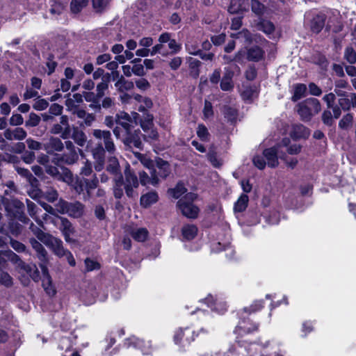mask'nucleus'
Instances as JSON below:
<instances>
[{"mask_svg":"<svg viewBox=\"0 0 356 356\" xmlns=\"http://www.w3.org/2000/svg\"><path fill=\"white\" fill-rule=\"evenodd\" d=\"M113 133L115 138L121 140L125 146L129 148L143 149L140 131L134 129L129 113L120 111L116 114V126L113 127Z\"/></svg>","mask_w":356,"mask_h":356,"instance_id":"obj_1","label":"nucleus"},{"mask_svg":"<svg viewBox=\"0 0 356 356\" xmlns=\"http://www.w3.org/2000/svg\"><path fill=\"white\" fill-rule=\"evenodd\" d=\"M99 179L95 174L91 179L76 177L73 184V189L79 195H82L83 201H88L92 197V191L98 187Z\"/></svg>","mask_w":356,"mask_h":356,"instance_id":"obj_2","label":"nucleus"},{"mask_svg":"<svg viewBox=\"0 0 356 356\" xmlns=\"http://www.w3.org/2000/svg\"><path fill=\"white\" fill-rule=\"evenodd\" d=\"M296 108L301 119L307 122L312 119L313 115L321 111V105L317 99L309 97L298 104Z\"/></svg>","mask_w":356,"mask_h":356,"instance_id":"obj_3","label":"nucleus"},{"mask_svg":"<svg viewBox=\"0 0 356 356\" xmlns=\"http://www.w3.org/2000/svg\"><path fill=\"white\" fill-rule=\"evenodd\" d=\"M57 212L67 214L73 218H80L83 215L85 206L79 201L72 202L60 199L56 203Z\"/></svg>","mask_w":356,"mask_h":356,"instance_id":"obj_4","label":"nucleus"},{"mask_svg":"<svg viewBox=\"0 0 356 356\" xmlns=\"http://www.w3.org/2000/svg\"><path fill=\"white\" fill-rule=\"evenodd\" d=\"M124 180L122 179V186L127 196L129 198H136L138 193L137 188L139 186V181L137 175L128 165L124 171Z\"/></svg>","mask_w":356,"mask_h":356,"instance_id":"obj_5","label":"nucleus"},{"mask_svg":"<svg viewBox=\"0 0 356 356\" xmlns=\"http://www.w3.org/2000/svg\"><path fill=\"white\" fill-rule=\"evenodd\" d=\"M197 195L193 193H186L177 202V206L182 214L188 218H196L199 213L197 207L193 204Z\"/></svg>","mask_w":356,"mask_h":356,"instance_id":"obj_6","label":"nucleus"},{"mask_svg":"<svg viewBox=\"0 0 356 356\" xmlns=\"http://www.w3.org/2000/svg\"><path fill=\"white\" fill-rule=\"evenodd\" d=\"M106 170L111 174L115 175L113 195L116 199H120L124 195L122 188V175L120 173L119 163L115 158L110 159L109 163L106 166Z\"/></svg>","mask_w":356,"mask_h":356,"instance_id":"obj_7","label":"nucleus"},{"mask_svg":"<svg viewBox=\"0 0 356 356\" xmlns=\"http://www.w3.org/2000/svg\"><path fill=\"white\" fill-rule=\"evenodd\" d=\"M6 210L9 215L23 223L29 222V219L24 213V204L21 201L13 199L10 202L6 204Z\"/></svg>","mask_w":356,"mask_h":356,"instance_id":"obj_8","label":"nucleus"},{"mask_svg":"<svg viewBox=\"0 0 356 356\" xmlns=\"http://www.w3.org/2000/svg\"><path fill=\"white\" fill-rule=\"evenodd\" d=\"M92 136L96 140L101 141L99 144H102L106 152L111 154L115 153L116 147L110 131L95 129L92 131Z\"/></svg>","mask_w":356,"mask_h":356,"instance_id":"obj_9","label":"nucleus"},{"mask_svg":"<svg viewBox=\"0 0 356 356\" xmlns=\"http://www.w3.org/2000/svg\"><path fill=\"white\" fill-rule=\"evenodd\" d=\"M65 145L67 152L62 154L58 155L56 159L58 162L67 165H72L75 163L79 159V155L76 152L75 146L70 140L65 141Z\"/></svg>","mask_w":356,"mask_h":356,"instance_id":"obj_10","label":"nucleus"},{"mask_svg":"<svg viewBox=\"0 0 356 356\" xmlns=\"http://www.w3.org/2000/svg\"><path fill=\"white\" fill-rule=\"evenodd\" d=\"M72 129L69 124V118L67 115H62L60 118V122L55 124L50 129L52 134H60V137L65 140L70 137Z\"/></svg>","mask_w":356,"mask_h":356,"instance_id":"obj_11","label":"nucleus"},{"mask_svg":"<svg viewBox=\"0 0 356 356\" xmlns=\"http://www.w3.org/2000/svg\"><path fill=\"white\" fill-rule=\"evenodd\" d=\"M339 97L338 104L340 109L348 111L351 107H356V93H347L345 92H337Z\"/></svg>","mask_w":356,"mask_h":356,"instance_id":"obj_12","label":"nucleus"},{"mask_svg":"<svg viewBox=\"0 0 356 356\" xmlns=\"http://www.w3.org/2000/svg\"><path fill=\"white\" fill-rule=\"evenodd\" d=\"M58 219L60 221L58 229L63 235L65 241L70 243H74L75 240L71 236L74 234L75 229L71 222L63 217H59Z\"/></svg>","mask_w":356,"mask_h":356,"instance_id":"obj_13","label":"nucleus"},{"mask_svg":"<svg viewBox=\"0 0 356 356\" xmlns=\"http://www.w3.org/2000/svg\"><path fill=\"white\" fill-rule=\"evenodd\" d=\"M44 244L51 248L55 254L61 257L65 255L67 250L65 249L63 245V241L56 237L49 235L45 240Z\"/></svg>","mask_w":356,"mask_h":356,"instance_id":"obj_14","label":"nucleus"},{"mask_svg":"<svg viewBox=\"0 0 356 356\" xmlns=\"http://www.w3.org/2000/svg\"><path fill=\"white\" fill-rule=\"evenodd\" d=\"M29 241L33 249L36 252V256L38 259L40 261V266L41 267L42 265L46 266V264L48 261V255L47 252L46 251L43 245L34 238H30Z\"/></svg>","mask_w":356,"mask_h":356,"instance_id":"obj_15","label":"nucleus"},{"mask_svg":"<svg viewBox=\"0 0 356 356\" xmlns=\"http://www.w3.org/2000/svg\"><path fill=\"white\" fill-rule=\"evenodd\" d=\"M264 50L257 45L246 49V58L248 61L259 62L264 58Z\"/></svg>","mask_w":356,"mask_h":356,"instance_id":"obj_16","label":"nucleus"},{"mask_svg":"<svg viewBox=\"0 0 356 356\" xmlns=\"http://www.w3.org/2000/svg\"><path fill=\"white\" fill-rule=\"evenodd\" d=\"M3 136L8 140H22L26 138L27 133L22 127L6 129L3 132Z\"/></svg>","mask_w":356,"mask_h":356,"instance_id":"obj_17","label":"nucleus"},{"mask_svg":"<svg viewBox=\"0 0 356 356\" xmlns=\"http://www.w3.org/2000/svg\"><path fill=\"white\" fill-rule=\"evenodd\" d=\"M42 273V286L46 291V293L50 296H53L56 293V290L54 289L52 283L51 278L49 273L48 268L46 266L42 265L41 266Z\"/></svg>","mask_w":356,"mask_h":356,"instance_id":"obj_18","label":"nucleus"},{"mask_svg":"<svg viewBox=\"0 0 356 356\" xmlns=\"http://www.w3.org/2000/svg\"><path fill=\"white\" fill-rule=\"evenodd\" d=\"M74 115H76L78 118L83 120L80 123L81 127H90L95 121V115L93 113H89L85 110L81 108H76L72 111Z\"/></svg>","mask_w":356,"mask_h":356,"instance_id":"obj_19","label":"nucleus"},{"mask_svg":"<svg viewBox=\"0 0 356 356\" xmlns=\"http://www.w3.org/2000/svg\"><path fill=\"white\" fill-rule=\"evenodd\" d=\"M64 148V144L61 140L57 137H51L47 142L44 144V149L47 154H51L54 152H61Z\"/></svg>","mask_w":356,"mask_h":356,"instance_id":"obj_20","label":"nucleus"},{"mask_svg":"<svg viewBox=\"0 0 356 356\" xmlns=\"http://www.w3.org/2000/svg\"><path fill=\"white\" fill-rule=\"evenodd\" d=\"M155 173L154 171H149V175L144 171L140 172L138 175L140 183L143 186H156L159 183L160 179Z\"/></svg>","mask_w":356,"mask_h":356,"instance_id":"obj_21","label":"nucleus"},{"mask_svg":"<svg viewBox=\"0 0 356 356\" xmlns=\"http://www.w3.org/2000/svg\"><path fill=\"white\" fill-rule=\"evenodd\" d=\"M323 101L326 103L327 108L332 109L334 118L337 119L341 114V109L338 105L334 104L336 96L334 93H328L323 97Z\"/></svg>","mask_w":356,"mask_h":356,"instance_id":"obj_22","label":"nucleus"},{"mask_svg":"<svg viewBox=\"0 0 356 356\" xmlns=\"http://www.w3.org/2000/svg\"><path fill=\"white\" fill-rule=\"evenodd\" d=\"M264 157L267 161V165L270 168H275L278 165L277 151L275 147L267 148L263 152Z\"/></svg>","mask_w":356,"mask_h":356,"instance_id":"obj_23","label":"nucleus"},{"mask_svg":"<svg viewBox=\"0 0 356 356\" xmlns=\"http://www.w3.org/2000/svg\"><path fill=\"white\" fill-rule=\"evenodd\" d=\"M152 171L156 172L155 174L159 179H165L170 172V165L167 161L160 159L156 162V168L154 167Z\"/></svg>","mask_w":356,"mask_h":356,"instance_id":"obj_24","label":"nucleus"},{"mask_svg":"<svg viewBox=\"0 0 356 356\" xmlns=\"http://www.w3.org/2000/svg\"><path fill=\"white\" fill-rule=\"evenodd\" d=\"M249 0H231L228 11L231 13H238L248 10Z\"/></svg>","mask_w":356,"mask_h":356,"instance_id":"obj_25","label":"nucleus"},{"mask_svg":"<svg viewBox=\"0 0 356 356\" xmlns=\"http://www.w3.org/2000/svg\"><path fill=\"white\" fill-rule=\"evenodd\" d=\"M234 72L229 68H225V73L220 82V88L224 91L231 90L234 88L232 78Z\"/></svg>","mask_w":356,"mask_h":356,"instance_id":"obj_26","label":"nucleus"},{"mask_svg":"<svg viewBox=\"0 0 356 356\" xmlns=\"http://www.w3.org/2000/svg\"><path fill=\"white\" fill-rule=\"evenodd\" d=\"M158 200V193L156 191H150L140 197V205L144 208H147L152 204H155Z\"/></svg>","mask_w":356,"mask_h":356,"instance_id":"obj_27","label":"nucleus"},{"mask_svg":"<svg viewBox=\"0 0 356 356\" xmlns=\"http://www.w3.org/2000/svg\"><path fill=\"white\" fill-rule=\"evenodd\" d=\"M309 134V130L302 124H294L291 131V136L294 139L306 138Z\"/></svg>","mask_w":356,"mask_h":356,"instance_id":"obj_28","label":"nucleus"},{"mask_svg":"<svg viewBox=\"0 0 356 356\" xmlns=\"http://www.w3.org/2000/svg\"><path fill=\"white\" fill-rule=\"evenodd\" d=\"M326 17L324 14L316 15L311 23V29L314 33H318L324 27Z\"/></svg>","mask_w":356,"mask_h":356,"instance_id":"obj_29","label":"nucleus"},{"mask_svg":"<svg viewBox=\"0 0 356 356\" xmlns=\"http://www.w3.org/2000/svg\"><path fill=\"white\" fill-rule=\"evenodd\" d=\"M22 269L24 270L35 282H38L40 279V272L35 264H26L22 263Z\"/></svg>","mask_w":356,"mask_h":356,"instance_id":"obj_30","label":"nucleus"},{"mask_svg":"<svg viewBox=\"0 0 356 356\" xmlns=\"http://www.w3.org/2000/svg\"><path fill=\"white\" fill-rule=\"evenodd\" d=\"M115 86L119 92H124L132 90L134 88V84L131 81L127 80L123 76H120L115 82Z\"/></svg>","mask_w":356,"mask_h":356,"instance_id":"obj_31","label":"nucleus"},{"mask_svg":"<svg viewBox=\"0 0 356 356\" xmlns=\"http://www.w3.org/2000/svg\"><path fill=\"white\" fill-rule=\"evenodd\" d=\"M197 234V227L194 225H185L181 228V235L185 240H193Z\"/></svg>","mask_w":356,"mask_h":356,"instance_id":"obj_32","label":"nucleus"},{"mask_svg":"<svg viewBox=\"0 0 356 356\" xmlns=\"http://www.w3.org/2000/svg\"><path fill=\"white\" fill-rule=\"evenodd\" d=\"M71 138L79 146L83 147L86 144L87 138L85 133L76 127L72 128Z\"/></svg>","mask_w":356,"mask_h":356,"instance_id":"obj_33","label":"nucleus"},{"mask_svg":"<svg viewBox=\"0 0 356 356\" xmlns=\"http://www.w3.org/2000/svg\"><path fill=\"white\" fill-rule=\"evenodd\" d=\"M307 91V86L304 83H296L293 86V95L291 97V100L293 102H297L302 97L305 96Z\"/></svg>","mask_w":356,"mask_h":356,"instance_id":"obj_34","label":"nucleus"},{"mask_svg":"<svg viewBox=\"0 0 356 356\" xmlns=\"http://www.w3.org/2000/svg\"><path fill=\"white\" fill-rule=\"evenodd\" d=\"M57 179L62 180L67 184L71 185L72 188L73 184L75 181V179L72 172L69 169L65 168L62 169V172H59Z\"/></svg>","mask_w":356,"mask_h":356,"instance_id":"obj_35","label":"nucleus"},{"mask_svg":"<svg viewBox=\"0 0 356 356\" xmlns=\"http://www.w3.org/2000/svg\"><path fill=\"white\" fill-rule=\"evenodd\" d=\"M257 27L258 30L268 35L271 34L275 31L274 24L271 22L263 19L258 22Z\"/></svg>","mask_w":356,"mask_h":356,"instance_id":"obj_36","label":"nucleus"},{"mask_svg":"<svg viewBox=\"0 0 356 356\" xmlns=\"http://www.w3.org/2000/svg\"><path fill=\"white\" fill-rule=\"evenodd\" d=\"M248 196L245 194H242L234 204V211L243 212V211H245L248 207Z\"/></svg>","mask_w":356,"mask_h":356,"instance_id":"obj_37","label":"nucleus"},{"mask_svg":"<svg viewBox=\"0 0 356 356\" xmlns=\"http://www.w3.org/2000/svg\"><path fill=\"white\" fill-rule=\"evenodd\" d=\"M222 113L227 121L231 122L236 121L238 116L237 109L229 106H225L223 107Z\"/></svg>","mask_w":356,"mask_h":356,"instance_id":"obj_38","label":"nucleus"},{"mask_svg":"<svg viewBox=\"0 0 356 356\" xmlns=\"http://www.w3.org/2000/svg\"><path fill=\"white\" fill-rule=\"evenodd\" d=\"M29 229L33 232V234L43 243L50 235L49 234L44 232L40 227L34 225L33 222H31Z\"/></svg>","mask_w":356,"mask_h":356,"instance_id":"obj_39","label":"nucleus"},{"mask_svg":"<svg viewBox=\"0 0 356 356\" xmlns=\"http://www.w3.org/2000/svg\"><path fill=\"white\" fill-rule=\"evenodd\" d=\"M241 96L244 100L252 101L257 96V90L255 86H246L241 93Z\"/></svg>","mask_w":356,"mask_h":356,"instance_id":"obj_40","label":"nucleus"},{"mask_svg":"<svg viewBox=\"0 0 356 356\" xmlns=\"http://www.w3.org/2000/svg\"><path fill=\"white\" fill-rule=\"evenodd\" d=\"M133 238L138 242L145 241L148 236V232L145 228H138L132 230L131 233Z\"/></svg>","mask_w":356,"mask_h":356,"instance_id":"obj_41","label":"nucleus"},{"mask_svg":"<svg viewBox=\"0 0 356 356\" xmlns=\"http://www.w3.org/2000/svg\"><path fill=\"white\" fill-rule=\"evenodd\" d=\"M186 192V188H185L184 184L181 182L178 183L175 188L169 189L168 191L169 194L175 199H178Z\"/></svg>","mask_w":356,"mask_h":356,"instance_id":"obj_42","label":"nucleus"},{"mask_svg":"<svg viewBox=\"0 0 356 356\" xmlns=\"http://www.w3.org/2000/svg\"><path fill=\"white\" fill-rule=\"evenodd\" d=\"M106 149L102 146V144H98L97 147L92 151V156L97 161H102L105 159V153Z\"/></svg>","mask_w":356,"mask_h":356,"instance_id":"obj_43","label":"nucleus"},{"mask_svg":"<svg viewBox=\"0 0 356 356\" xmlns=\"http://www.w3.org/2000/svg\"><path fill=\"white\" fill-rule=\"evenodd\" d=\"M134 154L136 157L141 162V163L149 170V171L152 170V169L154 168V164L152 160L139 152H135Z\"/></svg>","mask_w":356,"mask_h":356,"instance_id":"obj_44","label":"nucleus"},{"mask_svg":"<svg viewBox=\"0 0 356 356\" xmlns=\"http://www.w3.org/2000/svg\"><path fill=\"white\" fill-rule=\"evenodd\" d=\"M0 254H2L5 257H6L8 259H10L13 263L18 265V266L22 269V263H24L21 260L19 257L16 254L15 252H13L12 250H6V251H1Z\"/></svg>","mask_w":356,"mask_h":356,"instance_id":"obj_45","label":"nucleus"},{"mask_svg":"<svg viewBox=\"0 0 356 356\" xmlns=\"http://www.w3.org/2000/svg\"><path fill=\"white\" fill-rule=\"evenodd\" d=\"M88 0H72L70 8L72 13H79L85 6H86Z\"/></svg>","mask_w":356,"mask_h":356,"instance_id":"obj_46","label":"nucleus"},{"mask_svg":"<svg viewBox=\"0 0 356 356\" xmlns=\"http://www.w3.org/2000/svg\"><path fill=\"white\" fill-rule=\"evenodd\" d=\"M40 117L35 113H31L28 120L25 122V127L27 128L37 127L40 122Z\"/></svg>","mask_w":356,"mask_h":356,"instance_id":"obj_47","label":"nucleus"},{"mask_svg":"<svg viewBox=\"0 0 356 356\" xmlns=\"http://www.w3.org/2000/svg\"><path fill=\"white\" fill-rule=\"evenodd\" d=\"M251 8H252V11L254 13H255L257 15H259V16L262 15L266 10V7L264 6V5L262 4L261 3H260L257 0L252 1Z\"/></svg>","mask_w":356,"mask_h":356,"instance_id":"obj_48","label":"nucleus"},{"mask_svg":"<svg viewBox=\"0 0 356 356\" xmlns=\"http://www.w3.org/2000/svg\"><path fill=\"white\" fill-rule=\"evenodd\" d=\"M0 284L7 288L12 286L13 284L12 277L6 272L0 271Z\"/></svg>","mask_w":356,"mask_h":356,"instance_id":"obj_49","label":"nucleus"},{"mask_svg":"<svg viewBox=\"0 0 356 356\" xmlns=\"http://www.w3.org/2000/svg\"><path fill=\"white\" fill-rule=\"evenodd\" d=\"M129 340L135 347L140 348L143 350L147 349L151 346L149 342L145 343L143 339L135 337H131Z\"/></svg>","mask_w":356,"mask_h":356,"instance_id":"obj_50","label":"nucleus"},{"mask_svg":"<svg viewBox=\"0 0 356 356\" xmlns=\"http://www.w3.org/2000/svg\"><path fill=\"white\" fill-rule=\"evenodd\" d=\"M108 80H102V82L99 83L97 85L96 94L97 95V97H99V99H101L105 95V91L107 90L108 88Z\"/></svg>","mask_w":356,"mask_h":356,"instance_id":"obj_51","label":"nucleus"},{"mask_svg":"<svg viewBox=\"0 0 356 356\" xmlns=\"http://www.w3.org/2000/svg\"><path fill=\"white\" fill-rule=\"evenodd\" d=\"M353 116L350 113L345 115L339 122V127L343 129H347L352 124Z\"/></svg>","mask_w":356,"mask_h":356,"instance_id":"obj_52","label":"nucleus"},{"mask_svg":"<svg viewBox=\"0 0 356 356\" xmlns=\"http://www.w3.org/2000/svg\"><path fill=\"white\" fill-rule=\"evenodd\" d=\"M44 197L48 202H54L58 198V193L56 189L50 188L44 193Z\"/></svg>","mask_w":356,"mask_h":356,"instance_id":"obj_53","label":"nucleus"},{"mask_svg":"<svg viewBox=\"0 0 356 356\" xmlns=\"http://www.w3.org/2000/svg\"><path fill=\"white\" fill-rule=\"evenodd\" d=\"M344 58L350 64L356 63V52L353 47H347L344 51Z\"/></svg>","mask_w":356,"mask_h":356,"instance_id":"obj_54","label":"nucleus"},{"mask_svg":"<svg viewBox=\"0 0 356 356\" xmlns=\"http://www.w3.org/2000/svg\"><path fill=\"white\" fill-rule=\"evenodd\" d=\"M197 136L203 141L209 140V133L204 124H199L197 129Z\"/></svg>","mask_w":356,"mask_h":356,"instance_id":"obj_55","label":"nucleus"},{"mask_svg":"<svg viewBox=\"0 0 356 356\" xmlns=\"http://www.w3.org/2000/svg\"><path fill=\"white\" fill-rule=\"evenodd\" d=\"M322 121L327 126H332L334 123V120L332 113L330 109L327 108L322 113Z\"/></svg>","mask_w":356,"mask_h":356,"instance_id":"obj_56","label":"nucleus"},{"mask_svg":"<svg viewBox=\"0 0 356 356\" xmlns=\"http://www.w3.org/2000/svg\"><path fill=\"white\" fill-rule=\"evenodd\" d=\"M92 173V163L86 161L84 162L83 165L81 168L80 175L83 177H89Z\"/></svg>","mask_w":356,"mask_h":356,"instance_id":"obj_57","label":"nucleus"},{"mask_svg":"<svg viewBox=\"0 0 356 356\" xmlns=\"http://www.w3.org/2000/svg\"><path fill=\"white\" fill-rule=\"evenodd\" d=\"M49 106V102L44 99H37L33 105V108L36 111H43Z\"/></svg>","mask_w":356,"mask_h":356,"instance_id":"obj_58","label":"nucleus"},{"mask_svg":"<svg viewBox=\"0 0 356 356\" xmlns=\"http://www.w3.org/2000/svg\"><path fill=\"white\" fill-rule=\"evenodd\" d=\"M15 169L19 175L25 177L27 180L31 181L32 179H34L33 176L28 169L19 166H15Z\"/></svg>","mask_w":356,"mask_h":356,"instance_id":"obj_59","label":"nucleus"},{"mask_svg":"<svg viewBox=\"0 0 356 356\" xmlns=\"http://www.w3.org/2000/svg\"><path fill=\"white\" fill-rule=\"evenodd\" d=\"M11 126H19L24 123V118L22 115L13 113L9 120Z\"/></svg>","mask_w":356,"mask_h":356,"instance_id":"obj_60","label":"nucleus"},{"mask_svg":"<svg viewBox=\"0 0 356 356\" xmlns=\"http://www.w3.org/2000/svg\"><path fill=\"white\" fill-rule=\"evenodd\" d=\"M252 162L254 165L259 170L264 169L266 165L264 157L259 155L254 156L252 159Z\"/></svg>","mask_w":356,"mask_h":356,"instance_id":"obj_61","label":"nucleus"},{"mask_svg":"<svg viewBox=\"0 0 356 356\" xmlns=\"http://www.w3.org/2000/svg\"><path fill=\"white\" fill-rule=\"evenodd\" d=\"M108 3L106 0H92L93 7L97 12L103 11L106 8Z\"/></svg>","mask_w":356,"mask_h":356,"instance_id":"obj_62","label":"nucleus"},{"mask_svg":"<svg viewBox=\"0 0 356 356\" xmlns=\"http://www.w3.org/2000/svg\"><path fill=\"white\" fill-rule=\"evenodd\" d=\"M65 6L63 3L59 2H54L49 10L52 15H60L63 13Z\"/></svg>","mask_w":356,"mask_h":356,"instance_id":"obj_63","label":"nucleus"},{"mask_svg":"<svg viewBox=\"0 0 356 356\" xmlns=\"http://www.w3.org/2000/svg\"><path fill=\"white\" fill-rule=\"evenodd\" d=\"M257 75V72L254 66L250 65L245 72V78L249 81L255 79Z\"/></svg>","mask_w":356,"mask_h":356,"instance_id":"obj_64","label":"nucleus"}]
</instances>
